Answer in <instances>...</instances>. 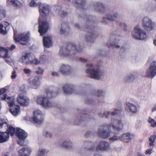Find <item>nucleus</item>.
<instances>
[{"mask_svg":"<svg viewBox=\"0 0 156 156\" xmlns=\"http://www.w3.org/2000/svg\"><path fill=\"white\" fill-rule=\"evenodd\" d=\"M95 145L93 142L86 141L81 148L80 153L82 156H90L95 149Z\"/></svg>","mask_w":156,"mask_h":156,"instance_id":"1","label":"nucleus"},{"mask_svg":"<svg viewBox=\"0 0 156 156\" xmlns=\"http://www.w3.org/2000/svg\"><path fill=\"white\" fill-rule=\"evenodd\" d=\"M83 51V48L80 46L78 47L76 46L72 43H69L66 45L65 48V50L62 52V48L61 49L59 53L61 55L65 56H69L71 54H75L77 52H81Z\"/></svg>","mask_w":156,"mask_h":156,"instance_id":"2","label":"nucleus"},{"mask_svg":"<svg viewBox=\"0 0 156 156\" xmlns=\"http://www.w3.org/2000/svg\"><path fill=\"white\" fill-rule=\"evenodd\" d=\"M48 13L47 15L43 14L41 15L38 20V32L41 36L44 35L46 33L49 28V23L46 21V16L48 15Z\"/></svg>","mask_w":156,"mask_h":156,"instance_id":"3","label":"nucleus"},{"mask_svg":"<svg viewBox=\"0 0 156 156\" xmlns=\"http://www.w3.org/2000/svg\"><path fill=\"white\" fill-rule=\"evenodd\" d=\"M46 93L48 98L44 97H38L37 103L46 108L51 107L53 105L52 103L49 101L48 98L53 97V92L48 90L47 91Z\"/></svg>","mask_w":156,"mask_h":156,"instance_id":"4","label":"nucleus"},{"mask_svg":"<svg viewBox=\"0 0 156 156\" xmlns=\"http://www.w3.org/2000/svg\"><path fill=\"white\" fill-rule=\"evenodd\" d=\"M8 131L11 136L16 135L21 140H25L27 136V133L20 128L9 127Z\"/></svg>","mask_w":156,"mask_h":156,"instance_id":"5","label":"nucleus"},{"mask_svg":"<svg viewBox=\"0 0 156 156\" xmlns=\"http://www.w3.org/2000/svg\"><path fill=\"white\" fill-rule=\"evenodd\" d=\"M30 7L39 6V10L41 15L42 14L46 16L49 13L50 11L49 7L48 5L43 4L41 2L36 3L34 0H32L29 3Z\"/></svg>","mask_w":156,"mask_h":156,"instance_id":"6","label":"nucleus"},{"mask_svg":"<svg viewBox=\"0 0 156 156\" xmlns=\"http://www.w3.org/2000/svg\"><path fill=\"white\" fill-rule=\"evenodd\" d=\"M134 34H133V37L134 38L138 40H145L147 37L146 32L143 30L141 29L139 26H137L134 28Z\"/></svg>","mask_w":156,"mask_h":156,"instance_id":"7","label":"nucleus"},{"mask_svg":"<svg viewBox=\"0 0 156 156\" xmlns=\"http://www.w3.org/2000/svg\"><path fill=\"white\" fill-rule=\"evenodd\" d=\"M16 32H17L16 31L14 30L13 38L15 41L16 42H18L22 45H26V43L28 41L29 39L28 35L23 33L17 36L16 35Z\"/></svg>","mask_w":156,"mask_h":156,"instance_id":"8","label":"nucleus"},{"mask_svg":"<svg viewBox=\"0 0 156 156\" xmlns=\"http://www.w3.org/2000/svg\"><path fill=\"white\" fill-rule=\"evenodd\" d=\"M86 31L87 34L85 37L87 41L93 43L96 39V35L94 33L93 29L91 27L88 26L87 27Z\"/></svg>","mask_w":156,"mask_h":156,"instance_id":"9","label":"nucleus"},{"mask_svg":"<svg viewBox=\"0 0 156 156\" xmlns=\"http://www.w3.org/2000/svg\"><path fill=\"white\" fill-rule=\"evenodd\" d=\"M112 130L109 127L105 128H101L98 131L97 133L98 136L101 138L105 139L108 138L112 133Z\"/></svg>","mask_w":156,"mask_h":156,"instance_id":"10","label":"nucleus"},{"mask_svg":"<svg viewBox=\"0 0 156 156\" xmlns=\"http://www.w3.org/2000/svg\"><path fill=\"white\" fill-rule=\"evenodd\" d=\"M142 26L145 30L150 31L154 28V23L148 18L146 17L143 19Z\"/></svg>","mask_w":156,"mask_h":156,"instance_id":"11","label":"nucleus"},{"mask_svg":"<svg viewBox=\"0 0 156 156\" xmlns=\"http://www.w3.org/2000/svg\"><path fill=\"white\" fill-rule=\"evenodd\" d=\"M156 62L153 61L151 64L149 69L146 72V76L148 77L153 78L156 75Z\"/></svg>","mask_w":156,"mask_h":156,"instance_id":"12","label":"nucleus"},{"mask_svg":"<svg viewBox=\"0 0 156 156\" xmlns=\"http://www.w3.org/2000/svg\"><path fill=\"white\" fill-rule=\"evenodd\" d=\"M8 104L10 106L9 111L13 115L16 116L20 111V106L15 105L13 101H10Z\"/></svg>","mask_w":156,"mask_h":156,"instance_id":"13","label":"nucleus"},{"mask_svg":"<svg viewBox=\"0 0 156 156\" xmlns=\"http://www.w3.org/2000/svg\"><path fill=\"white\" fill-rule=\"evenodd\" d=\"M87 73L89 74V76L91 78L98 80L100 78L101 72L99 69L95 70L93 69L91 70L90 69H88L87 70Z\"/></svg>","mask_w":156,"mask_h":156,"instance_id":"14","label":"nucleus"},{"mask_svg":"<svg viewBox=\"0 0 156 156\" xmlns=\"http://www.w3.org/2000/svg\"><path fill=\"white\" fill-rule=\"evenodd\" d=\"M109 147V145L108 142L102 141L99 142L96 148V150L97 151H104L108 150Z\"/></svg>","mask_w":156,"mask_h":156,"instance_id":"15","label":"nucleus"},{"mask_svg":"<svg viewBox=\"0 0 156 156\" xmlns=\"http://www.w3.org/2000/svg\"><path fill=\"white\" fill-rule=\"evenodd\" d=\"M17 102L21 105L27 106L30 100L22 94L19 95L17 97Z\"/></svg>","mask_w":156,"mask_h":156,"instance_id":"16","label":"nucleus"},{"mask_svg":"<svg viewBox=\"0 0 156 156\" xmlns=\"http://www.w3.org/2000/svg\"><path fill=\"white\" fill-rule=\"evenodd\" d=\"M82 114L80 117L77 118L75 120L74 122L75 125H78L81 121L87 120L89 116V115L85 111H83Z\"/></svg>","mask_w":156,"mask_h":156,"instance_id":"17","label":"nucleus"},{"mask_svg":"<svg viewBox=\"0 0 156 156\" xmlns=\"http://www.w3.org/2000/svg\"><path fill=\"white\" fill-rule=\"evenodd\" d=\"M30 54L27 52L25 53L24 55H23L20 59V62L23 64L27 65L30 64L31 60H30Z\"/></svg>","mask_w":156,"mask_h":156,"instance_id":"18","label":"nucleus"},{"mask_svg":"<svg viewBox=\"0 0 156 156\" xmlns=\"http://www.w3.org/2000/svg\"><path fill=\"white\" fill-rule=\"evenodd\" d=\"M43 43L44 47L49 48L52 45V37L50 36H44L43 38Z\"/></svg>","mask_w":156,"mask_h":156,"instance_id":"19","label":"nucleus"},{"mask_svg":"<svg viewBox=\"0 0 156 156\" xmlns=\"http://www.w3.org/2000/svg\"><path fill=\"white\" fill-rule=\"evenodd\" d=\"M62 89L64 93L66 94H71L74 91L73 86L70 84H66L64 85Z\"/></svg>","mask_w":156,"mask_h":156,"instance_id":"20","label":"nucleus"},{"mask_svg":"<svg viewBox=\"0 0 156 156\" xmlns=\"http://www.w3.org/2000/svg\"><path fill=\"white\" fill-rule=\"evenodd\" d=\"M7 132H0V143L5 142L9 140L10 133L8 129Z\"/></svg>","mask_w":156,"mask_h":156,"instance_id":"21","label":"nucleus"},{"mask_svg":"<svg viewBox=\"0 0 156 156\" xmlns=\"http://www.w3.org/2000/svg\"><path fill=\"white\" fill-rule=\"evenodd\" d=\"M31 151L28 147H26L22 148L19 151L20 156H29Z\"/></svg>","mask_w":156,"mask_h":156,"instance_id":"22","label":"nucleus"},{"mask_svg":"<svg viewBox=\"0 0 156 156\" xmlns=\"http://www.w3.org/2000/svg\"><path fill=\"white\" fill-rule=\"evenodd\" d=\"M70 67L69 65H62L61 69V72L64 75L69 74L71 71Z\"/></svg>","mask_w":156,"mask_h":156,"instance_id":"23","label":"nucleus"},{"mask_svg":"<svg viewBox=\"0 0 156 156\" xmlns=\"http://www.w3.org/2000/svg\"><path fill=\"white\" fill-rule=\"evenodd\" d=\"M40 78L38 76L34 77L31 83L34 88L35 89L37 88V87L40 85Z\"/></svg>","mask_w":156,"mask_h":156,"instance_id":"24","label":"nucleus"},{"mask_svg":"<svg viewBox=\"0 0 156 156\" xmlns=\"http://www.w3.org/2000/svg\"><path fill=\"white\" fill-rule=\"evenodd\" d=\"M7 3L17 8L20 7L22 5V4L18 0H7Z\"/></svg>","mask_w":156,"mask_h":156,"instance_id":"25","label":"nucleus"},{"mask_svg":"<svg viewBox=\"0 0 156 156\" xmlns=\"http://www.w3.org/2000/svg\"><path fill=\"white\" fill-rule=\"evenodd\" d=\"M127 106L130 111L133 114L136 113L138 111L137 107L132 104L127 103Z\"/></svg>","mask_w":156,"mask_h":156,"instance_id":"26","label":"nucleus"},{"mask_svg":"<svg viewBox=\"0 0 156 156\" xmlns=\"http://www.w3.org/2000/svg\"><path fill=\"white\" fill-rule=\"evenodd\" d=\"M95 9L98 12H103L105 10V7L102 3L99 2L96 3L94 4Z\"/></svg>","mask_w":156,"mask_h":156,"instance_id":"27","label":"nucleus"},{"mask_svg":"<svg viewBox=\"0 0 156 156\" xmlns=\"http://www.w3.org/2000/svg\"><path fill=\"white\" fill-rule=\"evenodd\" d=\"M85 0H75V3L77 5L76 8L83 9L85 5Z\"/></svg>","mask_w":156,"mask_h":156,"instance_id":"28","label":"nucleus"},{"mask_svg":"<svg viewBox=\"0 0 156 156\" xmlns=\"http://www.w3.org/2000/svg\"><path fill=\"white\" fill-rule=\"evenodd\" d=\"M73 144L70 140H66L62 144V147L68 149H71L73 147Z\"/></svg>","mask_w":156,"mask_h":156,"instance_id":"29","label":"nucleus"},{"mask_svg":"<svg viewBox=\"0 0 156 156\" xmlns=\"http://www.w3.org/2000/svg\"><path fill=\"white\" fill-rule=\"evenodd\" d=\"M118 15V14L115 13L114 14L113 17L112 15H106V19L105 17H104L103 18V21L102 22L103 23H105V20H108L114 21L115 20V19L117 18Z\"/></svg>","mask_w":156,"mask_h":156,"instance_id":"30","label":"nucleus"},{"mask_svg":"<svg viewBox=\"0 0 156 156\" xmlns=\"http://www.w3.org/2000/svg\"><path fill=\"white\" fill-rule=\"evenodd\" d=\"M42 115H41V117L40 119L38 118V117L36 116H34L32 118V121L34 123L36 124H41L43 122V119L41 117Z\"/></svg>","mask_w":156,"mask_h":156,"instance_id":"31","label":"nucleus"},{"mask_svg":"<svg viewBox=\"0 0 156 156\" xmlns=\"http://www.w3.org/2000/svg\"><path fill=\"white\" fill-rule=\"evenodd\" d=\"M48 151L49 150L47 149L40 148L38 151V154L40 156H45Z\"/></svg>","mask_w":156,"mask_h":156,"instance_id":"32","label":"nucleus"},{"mask_svg":"<svg viewBox=\"0 0 156 156\" xmlns=\"http://www.w3.org/2000/svg\"><path fill=\"white\" fill-rule=\"evenodd\" d=\"M6 27H4L2 23L0 24V33L1 34L5 35L7 33V31L6 30Z\"/></svg>","mask_w":156,"mask_h":156,"instance_id":"33","label":"nucleus"},{"mask_svg":"<svg viewBox=\"0 0 156 156\" xmlns=\"http://www.w3.org/2000/svg\"><path fill=\"white\" fill-rule=\"evenodd\" d=\"M6 11L2 9L0 6V20H2L6 17Z\"/></svg>","mask_w":156,"mask_h":156,"instance_id":"34","label":"nucleus"},{"mask_svg":"<svg viewBox=\"0 0 156 156\" xmlns=\"http://www.w3.org/2000/svg\"><path fill=\"white\" fill-rule=\"evenodd\" d=\"M12 127L9 125L7 122L4 119H0V127Z\"/></svg>","mask_w":156,"mask_h":156,"instance_id":"35","label":"nucleus"},{"mask_svg":"<svg viewBox=\"0 0 156 156\" xmlns=\"http://www.w3.org/2000/svg\"><path fill=\"white\" fill-rule=\"evenodd\" d=\"M62 27L60 30V33L61 34H66V29L64 30L62 29V27H66L68 29H69L68 24L66 23L62 24Z\"/></svg>","mask_w":156,"mask_h":156,"instance_id":"36","label":"nucleus"},{"mask_svg":"<svg viewBox=\"0 0 156 156\" xmlns=\"http://www.w3.org/2000/svg\"><path fill=\"white\" fill-rule=\"evenodd\" d=\"M122 112V110L121 109H118L116 108L114 109V111L112 112L111 115L114 116L116 115H119Z\"/></svg>","mask_w":156,"mask_h":156,"instance_id":"37","label":"nucleus"},{"mask_svg":"<svg viewBox=\"0 0 156 156\" xmlns=\"http://www.w3.org/2000/svg\"><path fill=\"white\" fill-rule=\"evenodd\" d=\"M119 138L120 140L123 142H127V134L124 133L120 136Z\"/></svg>","mask_w":156,"mask_h":156,"instance_id":"38","label":"nucleus"},{"mask_svg":"<svg viewBox=\"0 0 156 156\" xmlns=\"http://www.w3.org/2000/svg\"><path fill=\"white\" fill-rule=\"evenodd\" d=\"M44 134L46 137L50 139H51L53 137L52 134L50 132L48 131H44Z\"/></svg>","mask_w":156,"mask_h":156,"instance_id":"39","label":"nucleus"},{"mask_svg":"<svg viewBox=\"0 0 156 156\" xmlns=\"http://www.w3.org/2000/svg\"><path fill=\"white\" fill-rule=\"evenodd\" d=\"M112 130L113 133L115 134H118L119 133L120 131L122 129L120 127H112Z\"/></svg>","mask_w":156,"mask_h":156,"instance_id":"40","label":"nucleus"},{"mask_svg":"<svg viewBox=\"0 0 156 156\" xmlns=\"http://www.w3.org/2000/svg\"><path fill=\"white\" fill-rule=\"evenodd\" d=\"M148 122L151 124V126L152 127L156 126V122L154 121V119L149 117Z\"/></svg>","mask_w":156,"mask_h":156,"instance_id":"41","label":"nucleus"},{"mask_svg":"<svg viewBox=\"0 0 156 156\" xmlns=\"http://www.w3.org/2000/svg\"><path fill=\"white\" fill-rule=\"evenodd\" d=\"M135 137L134 135L132 133H127V140L130 141Z\"/></svg>","mask_w":156,"mask_h":156,"instance_id":"42","label":"nucleus"},{"mask_svg":"<svg viewBox=\"0 0 156 156\" xmlns=\"http://www.w3.org/2000/svg\"><path fill=\"white\" fill-rule=\"evenodd\" d=\"M46 59V56L45 55H42L40 57V60L41 63H43Z\"/></svg>","mask_w":156,"mask_h":156,"instance_id":"43","label":"nucleus"},{"mask_svg":"<svg viewBox=\"0 0 156 156\" xmlns=\"http://www.w3.org/2000/svg\"><path fill=\"white\" fill-rule=\"evenodd\" d=\"M41 62L40 61H38L37 58H35L34 60L33 61H31L30 64H34L35 65H38Z\"/></svg>","mask_w":156,"mask_h":156,"instance_id":"44","label":"nucleus"},{"mask_svg":"<svg viewBox=\"0 0 156 156\" xmlns=\"http://www.w3.org/2000/svg\"><path fill=\"white\" fill-rule=\"evenodd\" d=\"M156 138V135H154L151 136L149 138L150 142H155V140Z\"/></svg>","mask_w":156,"mask_h":156,"instance_id":"45","label":"nucleus"},{"mask_svg":"<svg viewBox=\"0 0 156 156\" xmlns=\"http://www.w3.org/2000/svg\"><path fill=\"white\" fill-rule=\"evenodd\" d=\"M93 100L87 98L85 100V103L87 104H91L93 103Z\"/></svg>","mask_w":156,"mask_h":156,"instance_id":"46","label":"nucleus"},{"mask_svg":"<svg viewBox=\"0 0 156 156\" xmlns=\"http://www.w3.org/2000/svg\"><path fill=\"white\" fill-rule=\"evenodd\" d=\"M44 72V70L41 69L40 67L38 68V70L35 71V73L37 74H42Z\"/></svg>","mask_w":156,"mask_h":156,"instance_id":"47","label":"nucleus"},{"mask_svg":"<svg viewBox=\"0 0 156 156\" xmlns=\"http://www.w3.org/2000/svg\"><path fill=\"white\" fill-rule=\"evenodd\" d=\"M103 93V91L98 90H97V93L95 94L97 95L98 97H99L102 95Z\"/></svg>","mask_w":156,"mask_h":156,"instance_id":"48","label":"nucleus"},{"mask_svg":"<svg viewBox=\"0 0 156 156\" xmlns=\"http://www.w3.org/2000/svg\"><path fill=\"white\" fill-rule=\"evenodd\" d=\"M12 74L11 78L12 79H15L17 76V75L16 73V71L15 70H14L12 72Z\"/></svg>","mask_w":156,"mask_h":156,"instance_id":"49","label":"nucleus"},{"mask_svg":"<svg viewBox=\"0 0 156 156\" xmlns=\"http://www.w3.org/2000/svg\"><path fill=\"white\" fill-rule=\"evenodd\" d=\"M24 140H19L17 142L18 144L20 146H24Z\"/></svg>","mask_w":156,"mask_h":156,"instance_id":"50","label":"nucleus"},{"mask_svg":"<svg viewBox=\"0 0 156 156\" xmlns=\"http://www.w3.org/2000/svg\"><path fill=\"white\" fill-rule=\"evenodd\" d=\"M109 139L111 141H114L117 140L118 138L116 136H113L112 137L110 138Z\"/></svg>","mask_w":156,"mask_h":156,"instance_id":"51","label":"nucleus"},{"mask_svg":"<svg viewBox=\"0 0 156 156\" xmlns=\"http://www.w3.org/2000/svg\"><path fill=\"white\" fill-rule=\"evenodd\" d=\"M107 45L108 46V47H109L111 46H112L114 47H115V48H120V46L118 45H114V44H107Z\"/></svg>","mask_w":156,"mask_h":156,"instance_id":"52","label":"nucleus"},{"mask_svg":"<svg viewBox=\"0 0 156 156\" xmlns=\"http://www.w3.org/2000/svg\"><path fill=\"white\" fill-rule=\"evenodd\" d=\"M8 49L6 50V51H5V55L3 56L2 57L4 58H9V55H8Z\"/></svg>","mask_w":156,"mask_h":156,"instance_id":"53","label":"nucleus"},{"mask_svg":"<svg viewBox=\"0 0 156 156\" xmlns=\"http://www.w3.org/2000/svg\"><path fill=\"white\" fill-rule=\"evenodd\" d=\"M23 71L24 73L26 74H30L31 73V70L29 69H24Z\"/></svg>","mask_w":156,"mask_h":156,"instance_id":"54","label":"nucleus"},{"mask_svg":"<svg viewBox=\"0 0 156 156\" xmlns=\"http://www.w3.org/2000/svg\"><path fill=\"white\" fill-rule=\"evenodd\" d=\"M92 134L91 132L90 131H88L86 132L85 133V136L87 137H88Z\"/></svg>","mask_w":156,"mask_h":156,"instance_id":"55","label":"nucleus"},{"mask_svg":"<svg viewBox=\"0 0 156 156\" xmlns=\"http://www.w3.org/2000/svg\"><path fill=\"white\" fill-rule=\"evenodd\" d=\"M152 151V149H147L145 151V154H151V151Z\"/></svg>","mask_w":156,"mask_h":156,"instance_id":"56","label":"nucleus"},{"mask_svg":"<svg viewBox=\"0 0 156 156\" xmlns=\"http://www.w3.org/2000/svg\"><path fill=\"white\" fill-rule=\"evenodd\" d=\"M107 115L106 114V113L105 112H104L103 115V117H105L106 118H108V116L110 114V112H108L107 113Z\"/></svg>","mask_w":156,"mask_h":156,"instance_id":"57","label":"nucleus"},{"mask_svg":"<svg viewBox=\"0 0 156 156\" xmlns=\"http://www.w3.org/2000/svg\"><path fill=\"white\" fill-rule=\"evenodd\" d=\"M6 90L5 88H2L0 90V95L4 94L6 92Z\"/></svg>","mask_w":156,"mask_h":156,"instance_id":"58","label":"nucleus"},{"mask_svg":"<svg viewBox=\"0 0 156 156\" xmlns=\"http://www.w3.org/2000/svg\"><path fill=\"white\" fill-rule=\"evenodd\" d=\"M8 49L4 47L0 46V52L5 51Z\"/></svg>","mask_w":156,"mask_h":156,"instance_id":"59","label":"nucleus"},{"mask_svg":"<svg viewBox=\"0 0 156 156\" xmlns=\"http://www.w3.org/2000/svg\"><path fill=\"white\" fill-rule=\"evenodd\" d=\"M79 60L82 62H86L87 61V60L85 58H80Z\"/></svg>","mask_w":156,"mask_h":156,"instance_id":"60","label":"nucleus"},{"mask_svg":"<svg viewBox=\"0 0 156 156\" xmlns=\"http://www.w3.org/2000/svg\"><path fill=\"white\" fill-rule=\"evenodd\" d=\"M52 75L53 76H59V74L58 73L56 72H53L52 73Z\"/></svg>","mask_w":156,"mask_h":156,"instance_id":"61","label":"nucleus"},{"mask_svg":"<svg viewBox=\"0 0 156 156\" xmlns=\"http://www.w3.org/2000/svg\"><path fill=\"white\" fill-rule=\"evenodd\" d=\"M15 48L16 46L12 44L11 45V47L9 48H8L7 49H8V50H12L15 49Z\"/></svg>","mask_w":156,"mask_h":156,"instance_id":"62","label":"nucleus"},{"mask_svg":"<svg viewBox=\"0 0 156 156\" xmlns=\"http://www.w3.org/2000/svg\"><path fill=\"white\" fill-rule=\"evenodd\" d=\"M7 95L6 94H4L3 95V97L2 98V100H6V99Z\"/></svg>","mask_w":156,"mask_h":156,"instance_id":"63","label":"nucleus"},{"mask_svg":"<svg viewBox=\"0 0 156 156\" xmlns=\"http://www.w3.org/2000/svg\"><path fill=\"white\" fill-rule=\"evenodd\" d=\"M40 112L39 111H35L34 112V114L35 115L37 114V115H39V114L40 113Z\"/></svg>","mask_w":156,"mask_h":156,"instance_id":"64","label":"nucleus"}]
</instances>
